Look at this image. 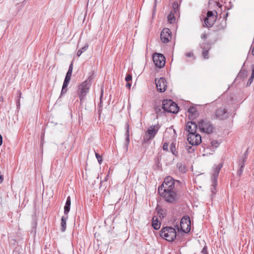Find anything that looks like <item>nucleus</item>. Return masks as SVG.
Returning a JSON list of instances; mask_svg holds the SVG:
<instances>
[{"label": "nucleus", "instance_id": "de8ad7c7", "mask_svg": "<svg viewBox=\"0 0 254 254\" xmlns=\"http://www.w3.org/2000/svg\"><path fill=\"white\" fill-rule=\"evenodd\" d=\"M103 89H102V90H101V98H102V96H103Z\"/></svg>", "mask_w": 254, "mask_h": 254}, {"label": "nucleus", "instance_id": "7c9ffc66", "mask_svg": "<svg viewBox=\"0 0 254 254\" xmlns=\"http://www.w3.org/2000/svg\"><path fill=\"white\" fill-rule=\"evenodd\" d=\"M211 146L214 147V148H216L218 147V146L219 145V143L218 141L217 140H212L211 142Z\"/></svg>", "mask_w": 254, "mask_h": 254}, {"label": "nucleus", "instance_id": "0eeeda50", "mask_svg": "<svg viewBox=\"0 0 254 254\" xmlns=\"http://www.w3.org/2000/svg\"><path fill=\"white\" fill-rule=\"evenodd\" d=\"M179 183V181H176L172 177L168 176L166 177L162 184L158 189H162L163 190H175V182Z\"/></svg>", "mask_w": 254, "mask_h": 254}, {"label": "nucleus", "instance_id": "1a4fd4ad", "mask_svg": "<svg viewBox=\"0 0 254 254\" xmlns=\"http://www.w3.org/2000/svg\"><path fill=\"white\" fill-rule=\"evenodd\" d=\"M180 226L183 232L187 233L190 231L191 223L190 218L188 216H185L182 218Z\"/></svg>", "mask_w": 254, "mask_h": 254}, {"label": "nucleus", "instance_id": "a18cd8bd", "mask_svg": "<svg viewBox=\"0 0 254 254\" xmlns=\"http://www.w3.org/2000/svg\"><path fill=\"white\" fill-rule=\"evenodd\" d=\"M250 77H252V78L254 79V73L252 72L251 76Z\"/></svg>", "mask_w": 254, "mask_h": 254}, {"label": "nucleus", "instance_id": "f03ea898", "mask_svg": "<svg viewBox=\"0 0 254 254\" xmlns=\"http://www.w3.org/2000/svg\"><path fill=\"white\" fill-rule=\"evenodd\" d=\"M176 231L172 227H166L162 229L160 236L168 242L173 241L176 237Z\"/></svg>", "mask_w": 254, "mask_h": 254}, {"label": "nucleus", "instance_id": "dca6fc26", "mask_svg": "<svg viewBox=\"0 0 254 254\" xmlns=\"http://www.w3.org/2000/svg\"><path fill=\"white\" fill-rule=\"evenodd\" d=\"M197 128V125L195 124V123L193 122H188L186 126V130L189 133H195L196 131V129Z\"/></svg>", "mask_w": 254, "mask_h": 254}, {"label": "nucleus", "instance_id": "79ce46f5", "mask_svg": "<svg viewBox=\"0 0 254 254\" xmlns=\"http://www.w3.org/2000/svg\"><path fill=\"white\" fill-rule=\"evenodd\" d=\"M2 143V137L1 135L0 134V146L1 145Z\"/></svg>", "mask_w": 254, "mask_h": 254}, {"label": "nucleus", "instance_id": "f3484780", "mask_svg": "<svg viewBox=\"0 0 254 254\" xmlns=\"http://www.w3.org/2000/svg\"><path fill=\"white\" fill-rule=\"evenodd\" d=\"M246 160V155H243L239 160V165L240 166V169L238 171V175L240 176L243 172V168L244 166L245 162Z\"/></svg>", "mask_w": 254, "mask_h": 254}, {"label": "nucleus", "instance_id": "bb28decb", "mask_svg": "<svg viewBox=\"0 0 254 254\" xmlns=\"http://www.w3.org/2000/svg\"><path fill=\"white\" fill-rule=\"evenodd\" d=\"M170 150H171V152L173 153V154L176 155V154L177 153V151L176 150L175 144L172 143L171 144Z\"/></svg>", "mask_w": 254, "mask_h": 254}, {"label": "nucleus", "instance_id": "f8f14e48", "mask_svg": "<svg viewBox=\"0 0 254 254\" xmlns=\"http://www.w3.org/2000/svg\"><path fill=\"white\" fill-rule=\"evenodd\" d=\"M155 82L158 91L163 92L166 90L167 83L164 78L161 77L158 80L156 79Z\"/></svg>", "mask_w": 254, "mask_h": 254}, {"label": "nucleus", "instance_id": "b1692460", "mask_svg": "<svg viewBox=\"0 0 254 254\" xmlns=\"http://www.w3.org/2000/svg\"><path fill=\"white\" fill-rule=\"evenodd\" d=\"M175 14H174L173 11H171L170 13L168 16V22L171 24L174 23L175 22Z\"/></svg>", "mask_w": 254, "mask_h": 254}, {"label": "nucleus", "instance_id": "9d476101", "mask_svg": "<svg viewBox=\"0 0 254 254\" xmlns=\"http://www.w3.org/2000/svg\"><path fill=\"white\" fill-rule=\"evenodd\" d=\"M153 61L155 65L159 68H162L165 65V58L162 54H154L153 56Z\"/></svg>", "mask_w": 254, "mask_h": 254}, {"label": "nucleus", "instance_id": "3c124183", "mask_svg": "<svg viewBox=\"0 0 254 254\" xmlns=\"http://www.w3.org/2000/svg\"><path fill=\"white\" fill-rule=\"evenodd\" d=\"M2 101H3V98H2V97L0 96V102Z\"/></svg>", "mask_w": 254, "mask_h": 254}, {"label": "nucleus", "instance_id": "4468645a", "mask_svg": "<svg viewBox=\"0 0 254 254\" xmlns=\"http://www.w3.org/2000/svg\"><path fill=\"white\" fill-rule=\"evenodd\" d=\"M222 164H219V165H218L215 169L214 172L212 175V185L214 186V188L217 185V179L219 175L220 170L221 168H222Z\"/></svg>", "mask_w": 254, "mask_h": 254}, {"label": "nucleus", "instance_id": "9b49d317", "mask_svg": "<svg viewBox=\"0 0 254 254\" xmlns=\"http://www.w3.org/2000/svg\"><path fill=\"white\" fill-rule=\"evenodd\" d=\"M216 20V17L211 11H208L207 13V17L204 20V24L207 27H211L213 26Z\"/></svg>", "mask_w": 254, "mask_h": 254}, {"label": "nucleus", "instance_id": "c756f323", "mask_svg": "<svg viewBox=\"0 0 254 254\" xmlns=\"http://www.w3.org/2000/svg\"><path fill=\"white\" fill-rule=\"evenodd\" d=\"M154 110L157 114V116H158L161 113V108L160 106H156L155 107Z\"/></svg>", "mask_w": 254, "mask_h": 254}, {"label": "nucleus", "instance_id": "5701e85b", "mask_svg": "<svg viewBox=\"0 0 254 254\" xmlns=\"http://www.w3.org/2000/svg\"><path fill=\"white\" fill-rule=\"evenodd\" d=\"M88 47V44L87 43H86L85 45L83 47H82L77 51V56L78 57H80L84 52L86 51L87 50Z\"/></svg>", "mask_w": 254, "mask_h": 254}, {"label": "nucleus", "instance_id": "f704fd0d", "mask_svg": "<svg viewBox=\"0 0 254 254\" xmlns=\"http://www.w3.org/2000/svg\"><path fill=\"white\" fill-rule=\"evenodd\" d=\"M186 149L189 153H191L194 151V149H192L191 147L190 146H187Z\"/></svg>", "mask_w": 254, "mask_h": 254}, {"label": "nucleus", "instance_id": "e433bc0d", "mask_svg": "<svg viewBox=\"0 0 254 254\" xmlns=\"http://www.w3.org/2000/svg\"><path fill=\"white\" fill-rule=\"evenodd\" d=\"M254 79L252 77H250L247 82V86H250L251 83L253 82Z\"/></svg>", "mask_w": 254, "mask_h": 254}, {"label": "nucleus", "instance_id": "473e14b6", "mask_svg": "<svg viewBox=\"0 0 254 254\" xmlns=\"http://www.w3.org/2000/svg\"><path fill=\"white\" fill-rule=\"evenodd\" d=\"M185 56L187 58L193 57H194L193 53L192 52H191L186 53L185 54Z\"/></svg>", "mask_w": 254, "mask_h": 254}, {"label": "nucleus", "instance_id": "cd10ccee", "mask_svg": "<svg viewBox=\"0 0 254 254\" xmlns=\"http://www.w3.org/2000/svg\"><path fill=\"white\" fill-rule=\"evenodd\" d=\"M173 10H172V11H173V13H174V14H177L178 13V9H179L178 4L177 3L174 2L173 3Z\"/></svg>", "mask_w": 254, "mask_h": 254}, {"label": "nucleus", "instance_id": "a211bd4d", "mask_svg": "<svg viewBox=\"0 0 254 254\" xmlns=\"http://www.w3.org/2000/svg\"><path fill=\"white\" fill-rule=\"evenodd\" d=\"M126 126H127V130H126V132L125 134L126 138V142H125V146L126 147V151H127L128 149V144L129 143V125L127 124L126 125Z\"/></svg>", "mask_w": 254, "mask_h": 254}, {"label": "nucleus", "instance_id": "20e7f679", "mask_svg": "<svg viewBox=\"0 0 254 254\" xmlns=\"http://www.w3.org/2000/svg\"><path fill=\"white\" fill-rule=\"evenodd\" d=\"M162 109L164 112L176 113L179 110L177 105L171 100H164L162 102Z\"/></svg>", "mask_w": 254, "mask_h": 254}, {"label": "nucleus", "instance_id": "39448f33", "mask_svg": "<svg viewBox=\"0 0 254 254\" xmlns=\"http://www.w3.org/2000/svg\"><path fill=\"white\" fill-rule=\"evenodd\" d=\"M91 84V79L90 77L84 81L79 86L78 94L80 101H82L88 92Z\"/></svg>", "mask_w": 254, "mask_h": 254}, {"label": "nucleus", "instance_id": "7ed1b4c3", "mask_svg": "<svg viewBox=\"0 0 254 254\" xmlns=\"http://www.w3.org/2000/svg\"><path fill=\"white\" fill-rule=\"evenodd\" d=\"M160 127V126L158 124L150 126L143 136V142H148L154 138Z\"/></svg>", "mask_w": 254, "mask_h": 254}, {"label": "nucleus", "instance_id": "a19ab883", "mask_svg": "<svg viewBox=\"0 0 254 254\" xmlns=\"http://www.w3.org/2000/svg\"><path fill=\"white\" fill-rule=\"evenodd\" d=\"M206 37H207V34L205 33L202 34L201 36V38L202 39H205V38H206Z\"/></svg>", "mask_w": 254, "mask_h": 254}, {"label": "nucleus", "instance_id": "72a5a7b5", "mask_svg": "<svg viewBox=\"0 0 254 254\" xmlns=\"http://www.w3.org/2000/svg\"><path fill=\"white\" fill-rule=\"evenodd\" d=\"M96 157L97 159H98V161L100 164H101L102 160L101 157L100 156V155L98 153L95 154Z\"/></svg>", "mask_w": 254, "mask_h": 254}, {"label": "nucleus", "instance_id": "ddd939ff", "mask_svg": "<svg viewBox=\"0 0 254 254\" xmlns=\"http://www.w3.org/2000/svg\"><path fill=\"white\" fill-rule=\"evenodd\" d=\"M171 31L169 28H164L161 33V39L164 43L169 42L171 39Z\"/></svg>", "mask_w": 254, "mask_h": 254}, {"label": "nucleus", "instance_id": "412c9836", "mask_svg": "<svg viewBox=\"0 0 254 254\" xmlns=\"http://www.w3.org/2000/svg\"><path fill=\"white\" fill-rule=\"evenodd\" d=\"M200 47L202 49V56L205 59H207L209 58L208 56V51L209 49H205L204 46L203 44L200 45Z\"/></svg>", "mask_w": 254, "mask_h": 254}, {"label": "nucleus", "instance_id": "ea45409f", "mask_svg": "<svg viewBox=\"0 0 254 254\" xmlns=\"http://www.w3.org/2000/svg\"><path fill=\"white\" fill-rule=\"evenodd\" d=\"M201 254H207V251L205 248H204L201 251Z\"/></svg>", "mask_w": 254, "mask_h": 254}, {"label": "nucleus", "instance_id": "49530a36", "mask_svg": "<svg viewBox=\"0 0 254 254\" xmlns=\"http://www.w3.org/2000/svg\"><path fill=\"white\" fill-rule=\"evenodd\" d=\"M253 73H254V65L252 67V72Z\"/></svg>", "mask_w": 254, "mask_h": 254}, {"label": "nucleus", "instance_id": "c85d7f7f", "mask_svg": "<svg viewBox=\"0 0 254 254\" xmlns=\"http://www.w3.org/2000/svg\"><path fill=\"white\" fill-rule=\"evenodd\" d=\"M72 69H73V64L71 63L69 65L68 70L67 72L66 73V75L67 76H71Z\"/></svg>", "mask_w": 254, "mask_h": 254}, {"label": "nucleus", "instance_id": "2f4dec72", "mask_svg": "<svg viewBox=\"0 0 254 254\" xmlns=\"http://www.w3.org/2000/svg\"><path fill=\"white\" fill-rule=\"evenodd\" d=\"M126 81L127 82H129V81H131V79H132V76L131 74H128L127 75L126 77Z\"/></svg>", "mask_w": 254, "mask_h": 254}, {"label": "nucleus", "instance_id": "393cba45", "mask_svg": "<svg viewBox=\"0 0 254 254\" xmlns=\"http://www.w3.org/2000/svg\"><path fill=\"white\" fill-rule=\"evenodd\" d=\"M67 217H63L61 220V230L62 232L65 231L66 229V221Z\"/></svg>", "mask_w": 254, "mask_h": 254}, {"label": "nucleus", "instance_id": "423d86ee", "mask_svg": "<svg viewBox=\"0 0 254 254\" xmlns=\"http://www.w3.org/2000/svg\"><path fill=\"white\" fill-rule=\"evenodd\" d=\"M198 127L201 132L207 134L211 133L213 130L212 125L205 120H201L198 122Z\"/></svg>", "mask_w": 254, "mask_h": 254}, {"label": "nucleus", "instance_id": "f257e3e1", "mask_svg": "<svg viewBox=\"0 0 254 254\" xmlns=\"http://www.w3.org/2000/svg\"><path fill=\"white\" fill-rule=\"evenodd\" d=\"M158 192L160 195L163 197L166 201L170 203L176 202L179 198V195L176 190H163L162 189H158Z\"/></svg>", "mask_w": 254, "mask_h": 254}, {"label": "nucleus", "instance_id": "8fccbe9b", "mask_svg": "<svg viewBox=\"0 0 254 254\" xmlns=\"http://www.w3.org/2000/svg\"><path fill=\"white\" fill-rule=\"evenodd\" d=\"M43 140H44V137L43 136H41V143L43 141Z\"/></svg>", "mask_w": 254, "mask_h": 254}, {"label": "nucleus", "instance_id": "37998d69", "mask_svg": "<svg viewBox=\"0 0 254 254\" xmlns=\"http://www.w3.org/2000/svg\"><path fill=\"white\" fill-rule=\"evenodd\" d=\"M3 177L2 175H0V184L3 182Z\"/></svg>", "mask_w": 254, "mask_h": 254}, {"label": "nucleus", "instance_id": "aec40b11", "mask_svg": "<svg viewBox=\"0 0 254 254\" xmlns=\"http://www.w3.org/2000/svg\"><path fill=\"white\" fill-rule=\"evenodd\" d=\"M188 116L190 119H194L197 116V112L193 107L190 108L188 110Z\"/></svg>", "mask_w": 254, "mask_h": 254}, {"label": "nucleus", "instance_id": "a878e982", "mask_svg": "<svg viewBox=\"0 0 254 254\" xmlns=\"http://www.w3.org/2000/svg\"><path fill=\"white\" fill-rule=\"evenodd\" d=\"M68 83H69V82L68 81L66 82V81L64 80V83L63 85V87H62V91H61V95L64 94L66 92V91H67L66 87H67Z\"/></svg>", "mask_w": 254, "mask_h": 254}, {"label": "nucleus", "instance_id": "09e8293b", "mask_svg": "<svg viewBox=\"0 0 254 254\" xmlns=\"http://www.w3.org/2000/svg\"><path fill=\"white\" fill-rule=\"evenodd\" d=\"M18 94H19V97H21V93L20 91H18Z\"/></svg>", "mask_w": 254, "mask_h": 254}, {"label": "nucleus", "instance_id": "c03bdc74", "mask_svg": "<svg viewBox=\"0 0 254 254\" xmlns=\"http://www.w3.org/2000/svg\"><path fill=\"white\" fill-rule=\"evenodd\" d=\"M16 104H17V106H20V101H19V100H18L17 101V103H16Z\"/></svg>", "mask_w": 254, "mask_h": 254}, {"label": "nucleus", "instance_id": "4c0bfd02", "mask_svg": "<svg viewBox=\"0 0 254 254\" xmlns=\"http://www.w3.org/2000/svg\"><path fill=\"white\" fill-rule=\"evenodd\" d=\"M70 79H71V76H67L66 75L64 80L66 81V82L68 81V82H69Z\"/></svg>", "mask_w": 254, "mask_h": 254}, {"label": "nucleus", "instance_id": "58836bf2", "mask_svg": "<svg viewBox=\"0 0 254 254\" xmlns=\"http://www.w3.org/2000/svg\"><path fill=\"white\" fill-rule=\"evenodd\" d=\"M131 84L130 83H129V82H127V83L126 84V86L127 88L130 89V87H131Z\"/></svg>", "mask_w": 254, "mask_h": 254}, {"label": "nucleus", "instance_id": "6e6552de", "mask_svg": "<svg viewBox=\"0 0 254 254\" xmlns=\"http://www.w3.org/2000/svg\"><path fill=\"white\" fill-rule=\"evenodd\" d=\"M188 140L191 145L196 146L201 142V137L198 133L191 132L188 135Z\"/></svg>", "mask_w": 254, "mask_h": 254}, {"label": "nucleus", "instance_id": "6ab92c4d", "mask_svg": "<svg viewBox=\"0 0 254 254\" xmlns=\"http://www.w3.org/2000/svg\"><path fill=\"white\" fill-rule=\"evenodd\" d=\"M71 200L70 196H68L66 199V201L64 207V213L65 215H67L70 207Z\"/></svg>", "mask_w": 254, "mask_h": 254}, {"label": "nucleus", "instance_id": "2eb2a0df", "mask_svg": "<svg viewBox=\"0 0 254 254\" xmlns=\"http://www.w3.org/2000/svg\"><path fill=\"white\" fill-rule=\"evenodd\" d=\"M216 116L221 120L226 119L228 117L226 109L224 108H220L216 112Z\"/></svg>", "mask_w": 254, "mask_h": 254}, {"label": "nucleus", "instance_id": "c9c22d12", "mask_svg": "<svg viewBox=\"0 0 254 254\" xmlns=\"http://www.w3.org/2000/svg\"><path fill=\"white\" fill-rule=\"evenodd\" d=\"M163 149L164 150L168 151V144L167 143H164L163 146Z\"/></svg>", "mask_w": 254, "mask_h": 254}, {"label": "nucleus", "instance_id": "4be33fe9", "mask_svg": "<svg viewBox=\"0 0 254 254\" xmlns=\"http://www.w3.org/2000/svg\"><path fill=\"white\" fill-rule=\"evenodd\" d=\"M160 222H159L157 219L155 220V217H153L152 218V227L154 229L156 230H158L160 227Z\"/></svg>", "mask_w": 254, "mask_h": 254}]
</instances>
